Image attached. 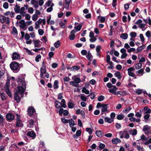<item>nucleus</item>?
I'll list each match as a JSON object with an SVG mask.
<instances>
[{
    "instance_id": "nucleus-1",
    "label": "nucleus",
    "mask_w": 151,
    "mask_h": 151,
    "mask_svg": "<svg viewBox=\"0 0 151 151\" xmlns=\"http://www.w3.org/2000/svg\"><path fill=\"white\" fill-rule=\"evenodd\" d=\"M17 79V82L19 84L22 85L18 87V91L16 92L22 95L23 94L26 88V83L24 78L22 76H21L19 77Z\"/></svg>"
},
{
    "instance_id": "nucleus-2",
    "label": "nucleus",
    "mask_w": 151,
    "mask_h": 151,
    "mask_svg": "<svg viewBox=\"0 0 151 151\" xmlns=\"http://www.w3.org/2000/svg\"><path fill=\"white\" fill-rule=\"evenodd\" d=\"M78 75H75L72 76V79L73 81L70 82V85L74 87H77L79 86V83L81 82V80L80 78L78 77Z\"/></svg>"
},
{
    "instance_id": "nucleus-3",
    "label": "nucleus",
    "mask_w": 151,
    "mask_h": 151,
    "mask_svg": "<svg viewBox=\"0 0 151 151\" xmlns=\"http://www.w3.org/2000/svg\"><path fill=\"white\" fill-rule=\"evenodd\" d=\"M119 135L120 136V138L121 139L124 138L126 139H128L130 137L129 132H128L127 129L123 131H120L119 132Z\"/></svg>"
},
{
    "instance_id": "nucleus-4",
    "label": "nucleus",
    "mask_w": 151,
    "mask_h": 151,
    "mask_svg": "<svg viewBox=\"0 0 151 151\" xmlns=\"http://www.w3.org/2000/svg\"><path fill=\"white\" fill-rule=\"evenodd\" d=\"M0 22L2 24L4 23L9 24L10 23V20L9 17L4 16H0Z\"/></svg>"
},
{
    "instance_id": "nucleus-5",
    "label": "nucleus",
    "mask_w": 151,
    "mask_h": 151,
    "mask_svg": "<svg viewBox=\"0 0 151 151\" xmlns=\"http://www.w3.org/2000/svg\"><path fill=\"white\" fill-rule=\"evenodd\" d=\"M10 67L11 69L14 72H17L19 71L18 69L19 68L18 63L15 62L12 63L10 64Z\"/></svg>"
},
{
    "instance_id": "nucleus-6",
    "label": "nucleus",
    "mask_w": 151,
    "mask_h": 151,
    "mask_svg": "<svg viewBox=\"0 0 151 151\" xmlns=\"http://www.w3.org/2000/svg\"><path fill=\"white\" fill-rule=\"evenodd\" d=\"M6 118L8 121L11 122L14 119V114L11 113H8L6 114Z\"/></svg>"
},
{
    "instance_id": "nucleus-7",
    "label": "nucleus",
    "mask_w": 151,
    "mask_h": 151,
    "mask_svg": "<svg viewBox=\"0 0 151 151\" xmlns=\"http://www.w3.org/2000/svg\"><path fill=\"white\" fill-rule=\"evenodd\" d=\"M134 70V68L133 67L129 68L127 69L128 75L132 77H134L135 76V74L133 73V71Z\"/></svg>"
},
{
    "instance_id": "nucleus-8",
    "label": "nucleus",
    "mask_w": 151,
    "mask_h": 151,
    "mask_svg": "<svg viewBox=\"0 0 151 151\" xmlns=\"http://www.w3.org/2000/svg\"><path fill=\"white\" fill-rule=\"evenodd\" d=\"M18 22L17 21L16 24L18 25ZM19 26L20 28L24 29L26 27V24L25 22V21L24 20L22 19L19 22Z\"/></svg>"
},
{
    "instance_id": "nucleus-9",
    "label": "nucleus",
    "mask_w": 151,
    "mask_h": 151,
    "mask_svg": "<svg viewBox=\"0 0 151 151\" xmlns=\"http://www.w3.org/2000/svg\"><path fill=\"white\" fill-rule=\"evenodd\" d=\"M28 114L30 116H31L35 112L34 109L32 106L28 108L27 110Z\"/></svg>"
},
{
    "instance_id": "nucleus-10",
    "label": "nucleus",
    "mask_w": 151,
    "mask_h": 151,
    "mask_svg": "<svg viewBox=\"0 0 151 151\" xmlns=\"http://www.w3.org/2000/svg\"><path fill=\"white\" fill-rule=\"evenodd\" d=\"M59 114L60 115H62L63 114L64 116L67 115L68 114V111L67 110H64L63 108H60L59 111Z\"/></svg>"
},
{
    "instance_id": "nucleus-11",
    "label": "nucleus",
    "mask_w": 151,
    "mask_h": 151,
    "mask_svg": "<svg viewBox=\"0 0 151 151\" xmlns=\"http://www.w3.org/2000/svg\"><path fill=\"white\" fill-rule=\"evenodd\" d=\"M27 135L28 136L31 137L33 139H35L36 137L35 133L32 131L28 132Z\"/></svg>"
},
{
    "instance_id": "nucleus-12",
    "label": "nucleus",
    "mask_w": 151,
    "mask_h": 151,
    "mask_svg": "<svg viewBox=\"0 0 151 151\" xmlns=\"http://www.w3.org/2000/svg\"><path fill=\"white\" fill-rule=\"evenodd\" d=\"M108 105L107 104H102L101 107L102 108L101 109V112L102 114H104L105 112H106L107 111V106Z\"/></svg>"
},
{
    "instance_id": "nucleus-13",
    "label": "nucleus",
    "mask_w": 151,
    "mask_h": 151,
    "mask_svg": "<svg viewBox=\"0 0 151 151\" xmlns=\"http://www.w3.org/2000/svg\"><path fill=\"white\" fill-rule=\"evenodd\" d=\"M117 88L115 86H113L110 89H109V92L110 93H111L113 94L117 95V93H116V91Z\"/></svg>"
},
{
    "instance_id": "nucleus-14",
    "label": "nucleus",
    "mask_w": 151,
    "mask_h": 151,
    "mask_svg": "<svg viewBox=\"0 0 151 151\" xmlns=\"http://www.w3.org/2000/svg\"><path fill=\"white\" fill-rule=\"evenodd\" d=\"M20 55L16 52H15L13 54L12 58L13 60H15L20 59Z\"/></svg>"
},
{
    "instance_id": "nucleus-15",
    "label": "nucleus",
    "mask_w": 151,
    "mask_h": 151,
    "mask_svg": "<svg viewBox=\"0 0 151 151\" xmlns=\"http://www.w3.org/2000/svg\"><path fill=\"white\" fill-rule=\"evenodd\" d=\"M0 96L1 100L2 101L6 100L8 98V96L4 92L1 93Z\"/></svg>"
},
{
    "instance_id": "nucleus-16",
    "label": "nucleus",
    "mask_w": 151,
    "mask_h": 151,
    "mask_svg": "<svg viewBox=\"0 0 151 151\" xmlns=\"http://www.w3.org/2000/svg\"><path fill=\"white\" fill-rule=\"evenodd\" d=\"M42 19H40L39 20L35 22V29H37L40 27V25L42 23Z\"/></svg>"
},
{
    "instance_id": "nucleus-17",
    "label": "nucleus",
    "mask_w": 151,
    "mask_h": 151,
    "mask_svg": "<svg viewBox=\"0 0 151 151\" xmlns=\"http://www.w3.org/2000/svg\"><path fill=\"white\" fill-rule=\"evenodd\" d=\"M32 41L35 47H40V41L39 40H33Z\"/></svg>"
},
{
    "instance_id": "nucleus-18",
    "label": "nucleus",
    "mask_w": 151,
    "mask_h": 151,
    "mask_svg": "<svg viewBox=\"0 0 151 151\" xmlns=\"http://www.w3.org/2000/svg\"><path fill=\"white\" fill-rule=\"evenodd\" d=\"M46 73V68L45 67H43L40 69V77L43 78L44 75Z\"/></svg>"
},
{
    "instance_id": "nucleus-19",
    "label": "nucleus",
    "mask_w": 151,
    "mask_h": 151,
    "mask_svg": "<svg viewBox=\"0 0 151 151\" xmlns=\"http://www.w3.org/2000/svg\"><path fill=\"white\" fill-rule=\"evenodd\" d=\"M112 143L115 144H116L120 143L121 142V140L118 138H113L112 140Z\"/></svg>"
},
{
    "instance_id": "nucleus-20",
    "label": "nucleus",
    "mask_w": 151,
    "mask_h": 151,
    "mask_svg": "<svg viewBox=\"0 0 151 151\" xmlns=\"http://www.w3.org/2000/svg\"><path fill=\"white\" fill-rule=\"evenodd\" d=\"M19 117L17 116V124L16 126L17 127H22L23 126V125L22 123V121L18 119Z\"/></svg>"
},
{
    "instance_id": "nucleus-21",
    "label": "nucleus",
    "mask_w": 151,
    "mask_h": 151,
    "mask_svg": "<svg viewBox=\"0 0 151 151\" xmlns=\"http://www.w3.org/2000/svg\"><path fill=\"white\" fill-rule=\"evenodd\" d=\"M129 119L130 121L134 122H139L140 121V118L136 119L133 117L130 118Z\"/></svg>"
},
{
    "instance_id": "nucleus-22",
    "label": "nucleus",
    "mask_w": 151,
    "mask_h": 151,
    "mask_svg": "<svg viewBox=\"0 0 151 151\" xmlns=\"http://www.w3.org/2000/svg\"><path fill=\"white\" fill-rule=\"evenodd\" d=\"M129 133L132 136L135 135L137 134V131L136 129H130L129 131Z\"/></svg>"
},
{
    "instance_id": "nucleus-23",
    "label": "nucleus",
    "mask_w": 151,
    "mask_h": 151,
    "mask_svg": "<svg viewBox=\"0 0 151 151\" xmlns=\"http://www.w3.org/2000/svg\"><path fill=\"white\" fill-rule=\"evenodd\" d=\"M18 93L16 92L14 93V99L17 102H19L20 101V99Z\"/></svg>"
},
{
    "instance_id": "nucleus-24",
    "label": "nucleus",
    "mask_w": 151,
    "mask_h": 151,
    "mask_svg": "<svg viewBox=\"0 0 151 151\" xmlns=\"http://www.w3.org/2000/svg\"><path fill=\"white\" fill-rule=\"evenodd\" d=\"M81 131L80 130H78L77 131L76 134L73 135V137L74 138H77L78 137L81 135Z\"/></svg>"
},
{
    "instance_id": "nucleus-25",
    "label": "nucleus",
    "mask_w": 151,
    "mask_h": 151,
    "mask_svg": "<svg viewBox=\"0 0 151 151\" xmlns=\"http://www.w3.org/2000/svg\"><path fill=\"white\" fill-rule=\"evenodd\" d=\"M143 109L145 111L144 112L145 114H150L151 113V109H149L148 107H145Z\"/></svg>"
},
{
    "instance_id": "nucleus-26",
    "label": "nucleus",
    "mask_w": 151,
    "mask_h": 151,
    "mask_svg": "<svg viewBox=\"0 0 151 151\" xmlns=\"http://www.w3.org/2000/svg\"><path fill=\"white\" fill-rule=\"evenodd\" d=\"M99 144L98 147L97 148V150H102L105 148V145L104 144L101 143L100 142H99Z\"/></svg>"
},
{
    "instance_id": "nucleus-27",
    "label": "nucleus",
    "mask_w": 151,
    "mask_h": 151,
    "mask_svg": "<svg viewBox=\"0 0 151 151\" xmlns=\"http://www.w3.org/2000/svg\"><path fill=\"white\" fill-rule=\"evenodd\" d=\"M55 106L57 109L61 108V104L58 101L55 100Z\"/></svg>"
},
{
    "instance_id": "nucleus-28",
    "label": "nucleus",
    "mask_w": 151,
    "mask_h": 151,
    "mask_svg": "<svg viewBox=\"0 0 151 151\" xmlns=\"http://www.w3.org/2000/svg\"><path fill=\"white\" fill-rule=\"evenodd\" d=\"M20 7L18 5H16L14 8L15 12L16 13H19L20 12Z\"/></svg>"
},
{
    "instance_id": "nucleus-29",
    "label": "nucleus",
    "mask_w": 151,
    "mask_h": 151,
    "mask_svg": "<svg viewBox=\"0 0 151 151\" xmlns=\"http://www.w3.org/2000/svg\"><path fill=\"white\" fill-rule=\"evenodd\" d=\"M104 121L106 122H107L109 123H111L113 121V119H110L108 117H105L104 118Z\"/></svg>"
},
{
    "instance_id": "nucleus-30",
    "label": "nucleus",
    "mask_w": 151,
    "mask_h": 151,
    "mask_svg": "<svg viewBox=\"0 0 151 151\" xmlns=\"http://www.w3.org/2000/svg\"><path fill=\"white\" fill-rule=\"evenodd\" d=\"M80 68V67L79 66L77 65H74L72 67L70 68V69L71 70L73 71H75L79 70Z\"/></svg>"
},
{
    "instance_id": "nucleus-31",
    "label": "nucleus",
    "mask_w": 151,
    "mask_h": 151,
    "mask_svg": "<svg viewBox=\"0 0 151 151\" xmlns=\"http://www.w3.org/2000/svg\"><path fill=\"white\" fill-rule=\"evenodd\" d=\"M128 37V35L127 33H122L120 37L124 40L127 39Z\"/></svg>"
},
{
    "instance_id": "nucleus-32",
    "label": "nucleus",
    "mask_w": 151,
    "mask_h": 151,
    "mask_svg": "<svg viewBox=\"0 0 151 151\" xmlns=\"http://www.w3.org/2000/svg\"><path fill=\"white\" fill-rule=\"evenodd\" d=\"M70 1L71 0H65V8L67 10L68 9Z\"/></svg>"
},
{
    "instance_id": "nucleus-33",
    "label": "nucleus",
    "mask_w": 151,
    "mask_h": 151,
    "mask_svg": "<svg viewBox=\"0 0 151 151\" xmlns=\"http://www.w3.org/2000/svg\"><path fill=\"white\" fill-rule=\"evenodd\" d=\"M145 47L142 45V46H139L138 47L137 49V51L135 52L136 53H138L141 52L144 49Z\"/></svg>"
},
{
    "instance_id": "nucleus-34",
    "label": "nucleus",
    "mask_w": 151,
    "mask_h": 151,
    "mask_svg": "<svg viewBox=\"0 0 151 151\" xmlns=\"http://www.w3.org/2000/svg\"><path fill=\"white\" fill-rule=\"evenodd\" d=\"M61 104V106L62 107L66 108L67 107V106L65 104L66 102L64 99H62L61 100V102L60 103Z\"/></svg>"
},
{
    "instance_id": "nucleus-35",
    "label": "nucleus",
    "mask_w": 151,
    "mask_h": 151,
    "mask_svg": "<svg viewBox=\"0 0 151 151\" xmlns=\"http://www.w3.org/2000/svg\"><path fill=\"white\" fill-rule=\"evenodd\" d=\"M69 126L70 127H72L73 126H75L76 124L74 123V121L73 119H71L69 120Z\"/></svg>"
},
{
    "instance_id": "nucleus-36",
    "label": "nucleus",
    "mask_w": 151,
    "mask_h": 151,
    "mask_svg": "<svg viewBox=\"0 0 151 151\" xmlns=\"http://www.w3.org/2000/svg\"><path fill=\"white\" fill-rule=\"evenodd\" d=\"M28 7V6L26 5H24V7H22L20 9V12H25L24 11L27 9Z\"/></svg>"
},
{
    "instance_id": "nucleus-37",
    "label": "nucleus",
    "mask_w": 151,
    "mask_h": 151,
    "mask_svg": "<svg viewBox=\"0 0 151 151\" xmlns=\"http://www.w3.org/2000/svg\"><path fill=\"white\" fill-rule=\"evenodd\" d=\"M114 75L116 77H117V78L118 79H121L122 78V76L121 75V73L120 72H116L114 73Z\"/></svg>"
},
{
    "instance_id": "nucleus-38",
    "label": "nucleus",
    "mask_w": 151,
    "mask_h": 151,
    "mask_svg": "<svg viewBox=\"0 0 151 151\" xmlns=\"http://www.w3.org/2000/svg\"><path fill=\"white\" fill-rule=\"evenodd\" d=\"M96 134L97 136L99 137H101L103 136L102 132L101 131L98 130L96 131Z\"/></svg>"
},
{
    "instance_id": "nucleus-39",
    "label": "nucleus",
    "mask_w": 151,
    "mask_h": 151,
    "mask_svg": "<svg viewBox=\"0 0 151 151\" xmlns=\"http://www.w3.org/2000/svg\"><path fill=\"white\" fill-rule=\"evenodd\" d=\"M59 82L58 80H55L54 83L53 87L55 89H56L58 88Z\"/></svg>"
},
{
    "instance_id": "nucleus-40",
    "label": "nucleus",
    "mask_w": 151,
    "mask_h": 151,
    "mask_svg": "<svg viewBox=\"0 0 151 151\" xmlns=\"http://www.w3.org/2000/svg\"><path fill=\"white\" fill-rule=\"evenodd\" d=\"M124 117V116L122 114H120L118 115L116 117V118L118 120H121L123 119Z\"/></svg>"
},
{
    "instance_id": "nucleus-41",
    "label": "nucleus",
    "mask_w": 151,
    "mask_h": 151,
    "mask_svg": "<svg viewBox=\"0 0 151 151\" xmlns=\"http://www.w3.org/2000/svg\"><path fill=\"white\" fill-rule=\"evenodd\" d=\"M12 34L14 35H17L18 34V32L17 29L15 27H13L12 28Z\"/></svg>"
},
{
    "instance_id": "nucleus-42",
    "label": "nucleus",
    "mask_w": 151,
    "mask_h": 151,
    "mask_svg": "<svg viewBox=\"0 0 151 151\" xmlns=\"http://www.w3.org/2000/svg\"><path fill=\"white\" fill-rule=\"evenodd\" d=\"M60 45V43L59 40H58L55 42L54 44V45L56 48L59 47Z\"/></svg>"
},
{
    "instance_id": "nucleus-43",
    "label": "nucleus",
    "mask_w": 151,
    "mask_h": 151,
    "mask_svg": "<svg viewBox=\"0 0 151 151\" xmlns=\"http://www.w3.org/2000/svg\"><path fill=\"white\" fill-rule=\"evenodd\" d=\"M5 90L6 93L9 96L11 97L12 96L11 92L9 91V89L7 87L5 88Z\"/></svg>"
},
{
    "instance_id": "nucleus-44",
    "label": "nucleus",
    "mask_w": 151,
    "mask_h": 151,
    "mask_svg": "<svg viewBox=\"0 0 151 151\" xmlns=\"http://www.w3.org/2000/svg\"><path fill=\"white\" fill-rule=\"evenodd\" d=\"M86 57L90 61L91 60V59L93 58L92 55H91V53L89 52H88Z\"/></svg>"
},
{
    "instance_id": "nucleus-45",
    "label": "nucleus",
    "mask_w": 151,
    "mask_h": 151,
    "mask_svg": "<svg viewBox=\"0 0 151 151\" xmlns=\"http://www.w3.org/2000/svg\"><path fill=\"white\" fill-rule=\"evenodd\" d=\"M82 92L86 94H88L89 93V91L85 87H83L82 90Z\"/></svg>"
},
{
    "instance_id": "nucleus-46",
    "label": "nucleus",
    "mask_w": 151,
    "mask_h": 151,
    "mask_svg": "<svg viewBox=\"0 0 151 151\" xmlns=\"http://www.w3.org/2000/svg\"><path fill=\"white\" fill-rule=\"evenodd\" d=\"M142 64L140 63H137L135 65V68L136 69H139L142 67Z\"/></svg>"
},
{
    "instance_id": "nucleus-47",
    "label": "nucleus",
    "mask_w": 151,
    "mask_h": 151,
    "mask_svg": "<svg viewBox=\"0 0 151 151\" xmlns=\"http://www.w3.org/2000/svg\"><path fill=\"white\" fill-rule=\"evenodd\" d=\"M61 119L62 122L64 124H67L69 122V119H67L64 118H61Z\"/></svg>"
},
{
    "instance_id": "nucleus-48",
    "label": "nucleus",
    "mask_w": 151,
    "mask_h": 151,
    "mask_svg": "<svg viewBox=\"0 0 151 151\" xmlns=\"http://www.w3.org/2000/svg\"><path fill=\"white\" fill-rule=\"evenodd\" d=\"M68 107L70 109L73 108L74 106V104L73 103L71 102H69L68 104Z\"/></svg>"
},
{
    "instance_id": "nucleus-49",
    "label": "nucleus",
    "mask_w": 151,
    "mask_h": 151,
    "mask_svg": "<svg viewBox=\"0 0 151 151\" xmlns=\"http://www.w3.org/2000/svg\"><path fill=\"white\" fill-rule=\"evenodd\" d=\"M137 35V34L135 32H132L130 33V35L131 37L135 38Z\"/></svg>"
},
{
    "instance_id": "nucleus-50",
    "label": "nucleus",
    "mask_w": 151,
    "mask_h": 151,
    "mask_svg": "<svg viewBox=\"0 0 151 151\" xmlns=\"http://www.w3.org/2000/svg\"><path fill=\"white\" fill-rule=\"evenodd\" d=\"M132 108L130 106H129L128 108H125V109L123 111V112L124 113H127L130 110H131Z\"/></svg>"
},
{
    "instance_id": "nucleus-51",
    "label": "nucleus",
    "mask_w": 151,
    "mask_h": 151,
    "mask_svg": "<svg viewBox=\"0 0 151 151\" xmlns=\"http://www.w3.org/2000/svg\"><path fill=\"white\" fill-rule=\"evenodd\" d=\"M150 128V127L148 125L144 126L143 128L144 131H146L148 130Z\"/></svg>"
},
{
    "instance_id": "nucleus-52",
    "label": "nucleus",
    "mask_w": 151,
    "mask_h": 151,
    "mask_svg": "<svg viewBox=\"0 0 151 151\" xmlns=\"http://www.w3.org/2000/svg\"><path fill=\"white\" fill-rule=\"evenodd\" d=\"M145 26V24L142 23L141 24H139V25H138V27L140 29H142V31H144L145 29H143L144 28Z\"/></svg>"
},
{
    "instance_id": "nucleus-53",
    "label": "nucleus",
    "mask_w": 151,
    "mask_h": 151,
    "mask_svg": "<svg viewBox=\"0 0 151 151\" xmlns=\"http://www.w3.org/2000/svg\"><path fill=\"white\" fill-rule=\"evenodd\" d=\"M38 17V16L34 14L32 17V20L34 21H36Z\"/></svg>"
},
{
    "instance_id": "nucleus-54",
    "label": "nucleus",
    "mask_w": 151,
    "mask_h": 151,
    "mask_svg": "<svg viewBox=\"0 0 151 151\" xmlns=\"http://www.w3.org/2000/svg\"><path fill=\"white\" fill-rule=\"evenodd\" d=\"M145 35L147 37H151V32L149 30L147 31L145 33Z\"/></svg>"
},
{
    "instance_id": "nucleus-55",
    "label": "nucleus",
    "mask_w": 151,
    "mask_h": 151,
    "mask_svg": "<svg viewBox=\"0 0 151 151\" xmlns=\"http://www.w3.org/2000/svg\"><path fill=\"white\" fill-rule=\"evenodd\" d=\"M144 70L143 68L141 69H140L139 70L137 71L136 72V73L137 74H142V75L143 73Z\"/></svg>"
},
{
    "instance_id": "nucleus-56",
    "label": "nucleus",
    "mask_w": 151,
    "mask_h": 151,
    "mask_svg": "<svg viewBox=\"0 0 151 151\" xmlns=\"http://www.w3.org/2000/svg\"><path fill=\"white\" fill-rule=\"evenodd\" d=\"M86 131L88 132L90 134H91L92 133V129L91 128H87L86 129Z\"/></svg>"
},
{
    "instance_id": "nucleus-57",
    "label": "nucleus",
    "mask_w": 151,
    "mask_h": 151,
    "mask_svg": "<svg viewBox=\"0 0 151 151\" xmlns=\"http://www.w3.org/2000/svg\"><path fill=\"white\" fill-rule=\"evenodd\" d=\"M96 38L94 37H91V38L89 40V41L91 42H94L96 41Z\"/></svg>"
},
{
    "instance_id": "nucleus-58",
    "label": "nucleus",
    "mask_w": 151,
    "mask_h": 151,
    "mask_svg": "<svg viewBox=\"0 0 151 151\" xmlns=\"http://www.w3.org/2000/svg\"><path fill=\"white\" fill-rule=\"evenodd\" d=\"M104 99V97L102 96H100L98 98V100L100 101H103Z\"/></svg>"
},
{
    "instance_id": "nucleus-59",
    "label": "nucleus",
    "mask_w": 151,
    "mask_h": 151,
    "mask_svg": "<svg viewBox=\"0 0 151 151\" xmlns=\"http://www.w3.org/2000/svg\"><path fill=\"white\" fill-rule=\"evenodd\" d=\"M135 116L137 117L140 118L142 116V114L140 112H136L135 114Z\"/></svg>"
},
{
    "instance_id": "nucleus-60",
    "label": "nucleus",
    "mask_w": 151,
    "mask_h": 151,
    "mask_svg": "<svg viewBox=\"0 0 151 151\" xmlns=\"http://www.w3.org/2000/svg\"><path fill=\"white\" fill-rule=\"evenodd\" d=\"M139 38L141 39V40L142 42H143L145 40V39L144 37L143 36V35L142 34H141L139 35Z\"/></svg>"
},
{
    "instance_id": "nucleus-61",
    "label": "nucleus",
    "mask_w": 151,
    "mask_h": 151,
    "mask_svg": "<svg viewBox=\"0 0 151 151\" xmlns=\"http://www.w3.org/2000/svg\"><path fill=\"white\" fill-rule=\"evenodd\" d=\"M41 58V56L40 55H37L35 57V60L37 62H38L39 61V59H40Z\"/></svg>"
},
{
    "instance_id": "nucleus-62",
    "label": "nucleus",
    "mask_w": 151,
    "mask_h": 151,
    "mask_svg": "<svg viewBox=\"0 0 151 151\" xmlns=\"http://www.w3.org/2000/svg\"><path fill=\"white\" fill-rule=\"evenodd\" d=\"M38 32L39 35H43L44 32L43 29H39L38 30Z\"/></svg>"
},
{
    "instance_id": "nucleus-63",
    "label": "nucleus",
    "mask_w": 151,
    "mask_h": 151,
    "mask_svg": "<svg viewBox=\"0 0 151 151\" xmlns=\"http://www.w3.org/2000/svg\"><path fill=\"white\" fill-rule=\"evenodd\" d=\"M3 7L5 9H7L9 7L8 4L7 2H5L4 3L3 5Z\"/></svg>"
},
{
    "instance_id": "nucleus-64",
    "label": "nucleus",
    "mask_w": 151,
    "mask_h": 151,
    "mask_svg": "<svg viewBox=\"0 0 151 151\" xmlns=\"http://www.w3.org/2000/svg\"><path fill=\"white\" fill-rule=\"evenodd\" d=\"M81 27H82V25H81L80 24H79V25H78L76 27H75V29H76L77 30H76L77 31H80L81 30Z\"/></svg>"
}]
</instances>
